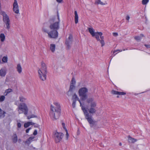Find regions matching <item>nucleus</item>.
<instances>
[{"instance_id": "nucleus-46", "label": "nucleus", "mask_w": 150, "mask_h": 150, "mask_svg": "<svg viewBox=\"0 0 150 150\" xmlns=\"http://www.w3.org/2000/svg\"><path fill=\"white\" fill-rule=\"evenodd\" d=\"M130 17L128 15L127 16L126 18V20H127L128 21V22H129V19Z\"/></svg>"}, {"instance_id": "nucleus-36", "label": "nucleus", "mask_w": 150, "mask_h": 150, "mask_svg": "<svg viewBox=\"0 0 150 150\" xmlns=\"http://www.w3.org/2000/svg\"><path fill=\"white\" fill-rule=\"evenodd\" d=\"M76 101L75 100H73V103H72V106L74 108L75 107Z\"/></svg>"}, {"instance_id": "nucleus-41", "label": "nucleus", "mask_w": 150, "mask_h": 150, "mask_svg": "<svg viewBox=\"0 0 150 150\" xmlns=\"http://www.w3.org/2000/svg\"><path fill=\"white\" fill-rule=\"evenodd\" d=\"M96 33H97V34H98L99 36L100 35V36H102V35L103 34L101 32H96Z\"/></svg>"}, {"instance_id": "nucleus-26", "label": "nucleus", "mask_w": 150, "mask_h": 150, "mask_svg": "<svg viewBox=\"0 0 150 150\" xmlns=\"http://www.w3.org/2000/svg\"><path fill=\"white\" fill-rule=\"evenodd\" d=\"M95 4H100L102 5L105 4L101 2L100 0H96L95 1Z\"/></svg>"}, {"instance_id": "nucleus-9", "label": "nucleus", "mask_w": 150, "mask_h": 150, "mask_svg": "<svg viewBox=\"0 0 150 150\" xmlns=\"http://www.w3.org/2000/svg\"><path fill=\"white\" fill-rule=\"evenodd\" d=\"M3 21L6 26V28L9 30L10 28V20L9 16L5 13H3Z\"/></svg>"}, {"instance_id": "nucleus-35", "label": "nucleus", "mask_w": 150, "mask_h": 150, "mask_svg": "<svg viewBox=\"0 0 150 150\" xmlns=\"http://www.w3.org/2000/svg\"><path fill=\"white\" fill-rule=\"evenodd\" d=\"M149 0H142V4L143 5H145L148 2Z\"/></svg>"}, {"instance_id": "nucleus-45", "label": "nucleus", "mask_w": 150, "mask_h": 150, "mask_svg": "<svg viewBox=\"0 0 150 150\" xmlns=\"http://www.w3.org/2000/svg\"><path fill=\"white\" fill-rule=\"evenodd\" d=\"M30 129H31L30 128H29L28 129H27L26 130V133H28L29 132V130Z\"/></svg>"}, {"instance_id": "nucleus-40", "label": "nucleus", "mask_w": 150, "mask_h": 150, "mask_svg": "<svg viewBox=\"0 0 150 150\" xmlns=\"http://www.w3.org/2000/svg\"><path fill=\"white\" fill-rule=\"evenodd\" d=\"M113 35L115 37H117L118 35V34L117 33H112Z\"/></svg>"}, {"instance_id": "nucleus-56", "label": "nucleus", "mask_w": 150, "mask_h": 150, "mask_svg": "<svg viewBox=\"0 0 150 150\" xmlns=\"http://www.w3.org/2000/svg\"><path fill=\"white\" fill-rule=\"evenodd\" d=\"M123 50V51H124V50H124H124Z\"/></svg>"}, {"instance_id": "nucleus-51", "label": "nucleus", "mask_w": 150, "mask_h": 150, "mask_svg": "<svg viewBox=\"0 0 150 150\" xmlns=\"http://www.w3.org/2000/svg\"><path fill=\"white\" fill-rule=\"evenodd\" d=\"M2 57V55H0V63H1V58Z\"/></svg>"}, {"instance_id": "nucleus-19", "label": "nucleus", "mask_w": 150, "mask_h": 150, "mask_svg": "<svg viewBox=\"0 0 150 150\" xmlns=\"http://www.w3.org/2000/svg\"><path fill=\"white\" fill-rule=\"evenodd\" d=\"M17 71L19 74H20L22 71V68L20 64H17L16 67Z\"/></svg>"}, {"instance_id": "nucleus-6", "label": "nucleus", "mask_w": 150, "mask_h": 150, "mask_svg": "<svg viewBox=\"0 0 150 150\" xmlns=\"http://www.w3.org/2000/svg\"><path fill=\"white\" fill-rule=\"evenodd\" d=\"M42 31L47 33L48 37L50 38H56L58 36V33L57 30H51V31L49 32V30L45 26L43 27L42 29Z\"/></svg>"}, {"instance_id": "nucleus-28", "label": "nucleus", "mask_w": 150, "mask_h": 150, "mask_svg": "<svg viewBox=\"0 0 150 150\" xmlns=\"http://www.w3.org/2000/svg\"><path fill=\"white\" fill-rule=\"evenodd\" d=\"M20 100L22 102H25L26 99L23 96H20L19 97Z\"/></svg>"}, {"instance_id": "nucleus-50", "label": "nucleus", "mask_w": 150, "mask_h": 150, "mask_svg": "<svg viewBox=\"0 0 150 150\" xmlns=\"http://www.w3.org/2000/svg\"><path fill=\"white\" fill-rule=\"evenodd\" d=\"M100 38L101 39V40H103L104 37L103 36H100Z\"/></svg>"}, {"instance_id": "nucleus-30", "label": "nucleus", "mask_w": 150, "mask_h": 150, "mask_svg": "<svg viewBox=\"0 0 150 150\" xmlns=\"http://www.w3.org/2000/svg\"><path fill=\"white\" fill-rule=\"evenodd\" d=\"M8 58L7 57L4 56L2 59V61L3 62L6 63L7 61Z\"/></svg>"}, {"instance_id": "nucleus-39", "label": "nucleus", "mask_w": 150, "mask_h": 150, "mask_svg": "<svg viewBox=\"0 0 150 150\" xmlns=\"http://www.w3.org/2000/svg\"><path fill=\"white\" fill-rule=\"evenodd\" d=\"M17 125L18 127L19 128H20L21 127V124L20 122H18Z\"/></svg>"}, {"instance_id": "nucleus-8", "label": "nucleus", "mask_w": 150, "mask_h": 150, "mask_svg": "<svg viewBox=\"0 0 150 150\" xmlns=\"http://www.w3.org/2000/svg\"><path fill=\"white\" fill-rule=\"evenodd\" d=\"M17 109L19 114L23 113H24L25 115L28 114V108L26 104L24 103H20L18 106Z\"/></svg>"}, {"instance_id": "nucleus-22", "label": "nucleus", "mask_w": 150, "mask_h": 150, "mask_svg": "<svg viewBox=\"0 0 150 150\" xmlns=\"http://www.w3.org/2000/svg\"><path fill=\"white\" fill-rule=\"evenodd\" d=\"M34 137H31L29 138L25 142V143L28 144H29L33 141L34 139Z\"/></svg>"}, {"instance_id": "nucleus-31", "label": "nucleus", "mask_w": 150, "mask_h": 150, "mask_svg": "<svg viewBox=\"0 0 150 150\" xmlns=\"http://www.w3.org/2000/svg\"><path fill=\"white\" fill-rule=\"evenodd\" d=\"M37 116L34 115H31L28 116L27 117V119H30L32 118L36 117Z\"/></svg>"}, {"instance_id": "nucleus-3", "label": "nucleus", "mask_w": 150, "mask_h": 150, "mask_svg": "<svg viewBox=\"0 0 150 150\" xmlns=\"http://www.w3.org/2000/svg\"><path fill=\"white\" fill-rule=\"evenodd\" d=\"M60 22L59 17L57 13V18L56 17H52L50 19L49 22L50 23L49 28L51 30H57L59 28V24Z\"/></svg>"}, {"instance_id": "nucleus-7", "label": "nucleus", "mask_w": 150, "mask_h": 150, "mask_svg": "<svg viewBox=\"0 0 150 150\" xmlns=\"http://www.w3.org/2000/svg\"><path fill=\"white\" fill-rule=\"evenodd\" d=\"M88 89L86 87H82L80 88L78 91V93L80 99L82 101L85 100L87 99Z\"/></svg>"}, {"instance_id": "nucleus-27", "label": "nucleus", "mask_w": 150, "mask_h": 150, "mask_svg": "<svg viewBox=\"0 0 150 150\" xmlns=\"http://www.w3.org/2000/svg\"><path fill=\"white\" fill-rule=\"evenodd\" d=\"M74 85L70 84L69 91L72 92L75 88V86Z\"/></svg>"}, {"instance_id": "nucleus-49", "label": "nucleus", "mask_w": 150, "mask_h": 150, "mask_svg": "<svg viewBox=\"0 0 150 150\" xmlns=\"http://www.w3.org/2000/svg\"><path fill=\"white\" fill-rule=\"evenodd\" d=\"M30 122V125H34L35 124V123L33 122Z\"/></svg>"}, {"instance_id": "nucleus-17", "label": "nucleus", "mask_w": 150, "mask_h": 150, "mask_svg": "<svg viewBox=\"0 0 150 150\" xmlns=\"http://www.w3.org/2000/svg\"><path fill=\"white\" fill-rule=\"evenodd\" d=\"M12 139L13 143H15L17 142L18 141V138L16 134H15L13 135L12 137Z\"/></svg>"}, {"instance_id": "nucleus-18", "label": "nucleus", "mask_w": 150, "mask_h": 150, "mask_svg": "<svg viewBox=\"0 0 150 150\" xmlns=\"http://www.w3.org/2000/svg\"><path fill=\"white\" fill-rule=\"evenodd\" d=\"M75 17H74V20L75 23L76 24L78 23V16L77 14L76 11H74Z\"/></svg>"}, {"instance_id": "nucleus-32", "label": "nucleus", "mask_w": 150, "mask_h": 150, "mask_svg": "<svg viewBox=\"0 0 150 150\" xmlns=\"http://www.w3.org/2000/svg\"><path fill=\"white\" fill-rule=\"evenodd\" d=\"M5 99V97L4 96H0V102H3Z\"/></svg>"}, {"instance_id": "nucleus-48", "label": "nucleus", "mask_w": 150, "mask_h": 150, "mask_svg": "<svg viewBox=\"0 0 150 150\" xmlns=\"http://www.w3.org/2000/svg\"><path fill=\"white\" fill-rule=\"evenodd\" d=\"M59 3H61L63 0H56Z\"/></svg>"}, {"instance_id": "nucleus-42", "label": "nucleus", "mask_w": 150, "mask_h": 150, "mask_svg": "<svg viewBox=\"0 0 150 150\" xmlns=\"http://www.w3.org/2000/svg\"><path fill=\"white\" fill-rule=\"evenodd\" d=\"M37 134V131L36 130H35L34 132L33 133V134L34 135H36Z\"/></svg>"}, {"instance_id": "nucleus-44", "label": "nucleus", "mask_w": 150, "mask_h": 150, "mask_svg": "<svg viewBox=\"0 0 150 150\" xmlns=\"http://www.w3.org/2000/svg\"><path fill=\"white\" fill-rule=\"evenodd\" d=\"M122 51V50H115V51H113V54H114V53H115L116 52H118V51L121 52Z\"/></svg>"}, {"instance_id": "nucleus-34", "label": "nucleus", "mask_w": 150, "mask_h": 150, "mask_svg": "<svg viewBox=\"0 0 150 150\" xmlns=\"http://www.w3.org/2000/svg\"><path fill=\"white\" fill-rule=\"evenodd\" d=\"M30 122H28L27 123H25L24 124V127L25 128H27L28 127L30 126Z\"/></svg>"}, {"instance_id": "nucleus-54", "label": "nucleus", "mask_w": 150, "mask_h": 150, "mask_svg": "<svg viewBox=\"0 0 150 150\" xmlns=\"http://www.w3.org/2000/svg\"><path fill=\"white\" fill-rule=\"evenodd\" d=\"M119 96H117V98H119Z\"/></svg>"}, {"instance_id": "nucleus-13", "label": "nucleus", "mask_w": 150, "mask_h": 150, "mask_svg": "<svg viewBox=\"0 0 150 150\" xmlns=\"http://www.w3.org/2000/svg\"><path fill=\"white\" fill-rule=\"evenodd\" d=\"M111 93L114 95H125L126 94V93L123 92H119L112 90L111 91Z\"/></svg>"}, {"instance_id": "nucleus-14", "label": "nucleus", "mask_w": 150, "mask_h": 150, "mask_svg": "<svg viewBox=\"0 0 150 150\" xmlns=\"http://www.w3.org/2000/svg\"><path fill=\"white\" fill-rule=\"evenodd\" d=\"M6 74V68L1 69L0 70V75L1 76H4Z\"/></svg>"}, {"instance_id": "nucleus-21", "label": "nucleus", "mask_w": 150, "mask_h": 150, "mask_svg": "<svg viewBox=\"0 0 150 150\" xmlns=\"http://www.w3.org/2000/svg\"><path fill=\"white\" fill-rule=\"evenodd\" d=\"M5 114L6 112L0 108V118H4L5 116Z\"/></svg>"}, {"instance_id": "nucleus-5", "label": "nucleus", "mask_w": 150, "mask_h": 150, "mask_svg": "<svg viewBox=\"0 0 150 150\" xmlns=\"http://www.w3.org/2000/svg\"><path fill=\"white\" fill-rule=\"evenodd\" d=\"M86 102L90 104V108L88 109V111L91 114H94L96 112L95 108L96 106V101L94 100V99L92 98H89L87 99Z\"/></svg>"}, {"instance_id": "nucleus-12", "label": "nucleus", "mask_w": 150, "mask_h": 150, "mask_svg": "<svg viewBox=\"0 0 150 150\" xmlns=\"http://www.w3.org/2000/svg\"><path fill=\"white\" fill-rule=\"evenodd\" d=\"M73 41V37L72 35H69L68 38L66 40L65 44L67 45L68 48L69 49L70 48V45L72 43Z\"/></svg>"}, {"instance_id": "nucleus-43", "label": "nucleus", "mask_w": 150, "mask_h": 150, "mask_svg": "<svg viewBox=\"0 0 150 150\" xmlns=\"http://www.w3.org/2000/svg\"><path fill=\"white\" fill-rule=\"evenodd\" d=\"M65 131H66V135L67 138V139L68 138V137H69V134L68 133L67 130H66Z\"/></svg>"}, {"instance_id": "nucleus-4", "label": "nucleus", "mask_w": 150, "mask_h": 150, "mask_svg": "<svg viewBox=\"0 0 150 150\" xmlns=\"http://www.w3.org/2000/svg\"><path fill=\"white\" fill-rule=\"evenodd\" d=\"M41 67L38 69L39 77L41 80L44 81L46 79L47 74V71L45 64L43 62H41Z\"/></svg>"}, {"instance_id": "nucleus-20", "label": "nucleus", "mask_w": 150, "mask_h": 150, "mask_svg": "<svg viewBox=\"0 0 150 150\" xmlns=\"http://www.w3.org/2000/svg\"><path fill=\"white\" fill-rule=\"evenodd\" d=\"M13 90L11 88H8V89H6L4 93V96H6L10 93L13 92Z\"/></svg>"}, {"instance_id": "nucleus-33", "label": "nucleus", "mask_w": 150, "mask_h": 150, "mask_svg": "<svg viewBox=\"0 0 150 150\" xmlns=\"http://www.w3.org/2000/svg\"><path fill=\"white\" fill-rule=\"evenodd\" d=\"M95 36V37L96 38V39L98 41L100 40V39L99 38V36L98 34H97V33H96V34L94 35Z\"/></svg>"}, {"instance_id": "nucleus-11", "label": "nucleus", "mask_w": 150, "mask_h": 150, "mask_svg": "<svg viewBox=\"0 0 150 150\" xmlns=\"http://www.w3.org/2000/svg\"><path fill=\"white\" fill-rule=\"evenodd\" d=\"M13 10L16 13L18 14L19 13V8L18 4L16 0H14L13 4Z\"/></svg>"}, {"instance_id": "nucleus-24", "label": "nucleus", "mask_w": 150, "mask_h": 150, "mask_svg": "<svg viewBox=\"0 0 150 150\" xmlns=\"http://www.w3.org/2000/svg\"><path fill=\"white\" fill-rule=\"evenodd\" d=\"M55 45L54 44H51L50 45V49L52 52L55 51Z\"/></svg>"}, {"instance_id": "nucleus-37", "label": "nucleus", "mask_w": 150, "mask_h": 150, "mask_svg": "<svg viewBox=\"0 0 150 150\" xmlns=\"http://www.w3.org/2000/svg\"><path fill=\"white\" fill-rule=\"evenodd\" d=\"M99 41L100 42V43L101 44V46L102 47L103 46L105 45V42H104V40H99Z\"/></svg>"}, {"instance_id": "nucleus-10", "label": "nucleus", "mask_w": 150, "mask_h": 150, "mask_svg": "<svg viewBox=\"0 0 150 150\" xmlns=\"http://www.w3.org/2000/svg\"><path fill=\"white\" fill-rule=\"evenodd\" d=\"M63 136L64 134L62 133L56 132L54 136L55 142L57 143L59 142L63 138Z\"/></svg>"}, {"instance_id": "nucleus-47", "label": "nucleus", "mask_w": 150, "mask_h": 150, "mask_svg": "<svg viewBox=\"0 0 150 150\" xmlns=\"http://www.w3.org/2000/svg\"><path fill=\"white\" fill-rule=\"evenodd\" d=\"M145 46L147 48H150V45H145Z\"/></svg>"}, {"instance_id": "nucleus-23", "label": "nucleus", "mask_w": 150, "mask_h": 150, "mask_svg": "<svg viewBox=\"0 0 150 150\" xmlns=\"http://www.w3.org/2000/svg\"><path fill=\"white\" fill-rule=\"evenodd\" d=\"M144 36V35L142 34H141L139 36H136L134 37V39L137 40L139 41H140L141 40L142 38Z\"/></svg>"}, {"instance_id": "nucleus-2", "label": "nucleus", "mask_w": 150, "mask_h": 150, "mask_svg": "<svg viewBox=\"0 0 150 150\" xmlns=\"http://www.w3.org/2000/svg\"><path fill=\"white\" fill-rule=\"evenodd\" d=\"M72 99L73 100H75L76 101L78 100L79 101L80 103V106L81 107L82 110L84 113L85 119L87 120L88 123L90 124L91 127H92L93 125L95 124L96 122L92 119V115L91 114H89L85 108L82 105L81 100L79 99L76 94L73 95Z\"/></svg>"}, {"instance_id": "nucleus-16", "label": "nucleus", "mask_w": 150, "mask_h": 150, "mask_svg": "<svg viewBox=\"0 0 150 150\" xmlns=\"http://www.w3.org/2000/svg\"><path fill=\"white\" fill-rule=\"evenodd\" d=\"M88 31L93 37L95 36L94 35L96 33L94 32V30L92 28H88Z\"/></svg>"}, {"instance_id": "nucleus-38", "label": "nucleus", "mask_w": 150, "mask_h": 150, "mask_svg": "<svg viewBox=\"0 0 150 150\" xmlns=\"http://www.w3.org/2000/svg\"><path fill=\"white\" fill-rule=\"evenodd\" d=\"M62 127H63V128L65 130V131H66V130H67V129H66V127L65 126V125L64 123L63 122L62 123Z\"/></svg>"}, {"instance_id": "nucleus-15", "label": "nucleus", "mask_w": 150, "mask_h": 150, "mask_svg": "<svg viewBox=\"0 0 150 150\" xmlns=\"http://www.w3.org/2000/svg\"><path fill=\"white\" fill-rule=\"evenodd\" d=\"M128 142L131 143H134L137 141V140L129 136L128 137Z\"/></svg>"}, {"instance_id": "nucleus-1", "label": "nucleus", "mask_w": 150, "mask_h": 150, "mask_svg": "<svg viewBox=\"0 0 150 150\" xmlns=\"http://www.w3.org/2000/svg\"><path fill=\"white\" fill-rule=\"evenodd\" d=\"M54 104L50 105V111L49 113L50 117L53 120H56L60 116L61 109L60 104L57 102H54Z\"/></svg>"}, {"instance_id": "nucleus-25", "label": "nucleus", "mask_w": 150, "mask_h": 150, "mask_svg": "<svg viewBox=\"0 0 150 150\" xmlns=\"http://www.w3.org/2000/svg\"><path fill=\"white\" fill-rule=\"evenodd\" d=\"M5 37L4 34L3 33H1L0 35V38L2 42H3L5 39Z\"/></svg>"}, {"instance_id": "nucleus-53", "label": "nucleus", "mask_w": 150, "mask_h": 150, "mask_svg": "<svg viewBox=\"0 0 150 150\" xmlns=\"http://www.w3.org/2000/svg\"><path fill=\"white\" fill-rule=\"evenodd\" d=\"M119 145L120 146H121L122 145V143H119Z\"/></svg>"}, {"instance_id": "nucleus-29", "label": "nucleus", "mask_w": 150, "mask_h": 150, "mask_svg": "<svg viewBox=\"0 0 150 150\" xmlns=\"http://www.w3.org/2000/svg\"><path fill=\"white\" fill-rule=\"evenodd\" d=\"M76 83V82L75 78L74 77H73L72 79L70 84L75 85Z\"/></svg>"}, {"instance_id": "nucleus-55", "label": "nucleus", "mask_w": 150, "mask_h": 150, "mask_svg": "<svg viewBox=\"0 0 150 150\" xmlns=\"http://www.w3.org/2000/svg\"><path fill=\"white\" fill-rule=\"evenodd\" d=\"M35 127H37V126H35Z\"/></svg>"}, {"instance_id": "nucleus-52", "label": "nucleus", "mask_w": 150, "mask_h": 150, "mask_svg": "<svg viewBox=\"0 0 150 150\" xmlns=\"http://www.w3.org/2000/svg\"><path fill=\"white\" fill-rule=\"evenodd\" d=\"M21 140L20 139H19L18 140V142L19 143H20L21 142Z\"/></svg>"}]
</instances>
